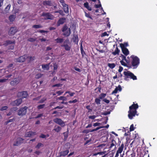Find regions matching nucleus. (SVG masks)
<instances>
[{"label":"nucleus","mask_w":157,"mask_h":157,"mask_svg":"<svg viewBox=\"0 0 157 157\" xmlns=\"http://www.w3.org/2000/svg\"><path fill=\"white\" fill-rule=\"evenodd\" d=\"M131 64H128V67L129 68L135 69L136 68L140 63V59L137 56L134 55L131 56Z\"/></svg>","instance_id":"f257e3e1"},{"label":"nucleus","mask_w":157,"mask_h":157,"mask_svg":"<svg viewBox=\"0 0 157 157\" xmlns=\"http://www.w3.org/2000/svg\"><path fill=\"white\" fill-rule=\"evenodd\" d=\"M124 79L126 80H128L130 79H132L133 80H135L137 79L136 76L133 73H132L130 71H124L123 72Z\"/></svg>","instance_id":"f03ea898"},{"label":"nucleus","mask_w":157,"mask_h":157,"mask_svg":"<svg viewBox=\"0 0 157 157\" xmlns=\"http://www.w3.org/2000/svg\"><path fill=\"white\" fill-rule=\"evenodd\" d=\"M28 109V107L26 106L20 108L18 111V115L20 116H23L25 115L27 113Z\"/></svg>","instance_id":"7ed1b4c3"},{"label":"nucleus","mask_w":157,"mask_h":157,"mask_svg":"<svg viewBox=\"0 0 157 157\" xmlns=\"http://www.w3.org/2000/svg\"><path fill=\"white\" fill-rule=\"evenodd\" d=\"M53 121L54 122L60 125L62 127H63L65 126V123L64 121L60 118H55L53 119Z\"/></svg>","instance_id":"20e7f679"},{"label":"nucleus","mask_w":157,"mask_h":157,"mask_svg":"<svg viewBox=\"0 0 157 157\" xmlns=\"http://www.w3.org/2000/svg\"><path fill=\"white\" fill-rule=\"evenodd\" d=\"M42 16L44 17V19L45 20H53L54 18L53 15L49 12L43 13Z\"/></svg>","instance_id":"39448f33"},{"label":"nucleus","mask_w":157,"mask_h":157,"mask_svg":"<svg viewBox=\"0 0 157 157\" xmlns=\"http://www.w3.org/2000/svg\"><path fill=\"white\" fill-rule=\"evenodd\" d=\"M27 59V55H24L16 58L15 60L16 62L23 63Z\"/></svg>","instance_id":"423d86ee"},{"label":"nucleus","mask_w":157,"mask_h":157,"mask_svg":"<svg viewBox=\"0 0 157 157\" xmlns=\"http://www.w3.org/2000/svg\"><path fill=\"white\" fill-rule=\"evenodd\" d=\"M17 96L21 98H26L28 96V92L27 91H23L18 92L17 94Z\"/></svg>","instance_id":"0eeeda50"},{"label":"nucleus","mask_w":157,"mask_h":157,"mask_svg":"<svg viewBox=\"0 0 157 157\" xmlns=\"http://www.w3.org/2000/svg\"><path fill=\"white\" fill-rule=\"evenodd\" d=\"M18 31V29L16 27L10 28L8 31V34L10 36L14 35Z\"/></svg>","instance_id":"6e6552de"},{"label":"nucleus","mask_w":157,"mask_h":157,"mask_svg":"<svg viewBox=\"0 0 157 157\" xmlns=\"http://www.w3.org/2000/svg\"><path fill=\"white\" fill-rule=\"evenodd\" d=\"M24 139H22L21 137H18L16 139L15 141H14L13 144V146H18L20 145L21 144L23 143Z\"/></svg>","instance_id":"1a4fd4ad"},{"label":"nucleus","mask_w":157,"mask_h":157,"mask_svg":"<svg viewBox=\"0 0 157 157\" xmlns=\"http://www.w3.org/2000/svg\"><path fill=\"white\" fill-rule=\"evenodd\" d=\"M128 112V117L130 119H132L133 117H135L136 115H138L137 114V110L133 111L129 109Z\"/></svg>","instance_id":"9d476101"},{"label":"nucleus","mask_w":157,"mask_h":157,"mask_svg":"<svg viewBox=\"0 0 157 157\" xmlns=\"http://www.w3.org/2000/svg\"><path fill=\"white\" fill-rule=\"evenodd\" d=\"M21 79L19 78H14L13 80L11 81L10 84L12 86L16 85L20 83Z\"/></svg>","instance_id":"9b49d317"},{"label":"nucleus","mask_w":157,"mask_h":157,"mask_svg":"<svg viewBox=\"0 0 157 157\" xmlns=\"http://www.w3.org/2000/svg\"><path fill=\"white\" fill-rule=\"evenodd\" d=\"M124 144L123 143H122L117 151L115 154V157H118L119 156V154L121 153L122 152L124 149Z\"/></svg>","instance_id":"f8f14e48"},{"label":"nucleus","mask_w":157,"mask_h":157,"mask_svg":"<svg viewBox=\"0 0 157 157\" xmlns=\"http://www.w3.org/2000/svg\"><path fill=\"white\" fill-rule=\"evenodd\" d=\"M139 105L137 103L134 104H132L131 106L129 107V109L135 111L137 109L139 108Z\"/></svg>","instance_id":"ddd939ff"},{"label":"nucleus","mask_w":157,"mask_h":157,"mask_svg":"<svg viewBox=\"0 0 157 157\" xmlns=\"http://www.w3.org/2000/svg\"><path fill=\"white\" fill-rule=\"evenodd\" d=\"M16 42L14 40H7L5 41V43L4 45L5 46H7L9 44H13L14 45L15 44Z\"/></svg>","instance_id":"4468645a"},{"label":"nucleus","mask_w":157,"mask_h":157,"mask_svg":"<svg viewBox=\"0 0 157 157\" xmlns=\"http://www.w3.org/2000/svg\"><path fill=\"white\" fill-rule=\"evenodd\" d=\"M66 20V18L64 17L60 18L57 22V26H59L61 24H63L64 23Z\"/></svg>","instance_id":"2eb2a0df"},{"label":"nucleus","mask_w":157,"mask_h":157,"mask_svg":"<svg viewBox=\"0 0 157 157\" xmlns=\"http://www.w3.org/2000/svg\"><path fill=\"white\" fill-rule=\"evenodd\" d=\"M36 134V132H33L32 131H29V132H27L25 134V137H30L32 136L35 135Z\"/></svg>","instance_id":"dca6fc26"},{"label":"nucleus","mask_w":157,"mask_h":157,"mask_svg":"<svg viewBox=\"0 0 157 157\" xmlns=\"http://www.w3.org/2000/svg\"><path fill=\"white\" fill-rule=\"evenodd\" d=\"M124 54L126 56L129 54V51L126 48H121Z\"/></svg>","instance_id":"f3484780"},{"label":"nucleus","mask_w":157,"mask_h":157,"mask_svg":"<svg viewBox=\"0 0 157 157\" xmlns=\"http://www.w3.org/2000/svg\"><path fill=\"white\" fill-rule=\"evenodd\" d=\"M61 129V128L60 126L57 125H55L54 126V128L53 129V131L58 133L60 132Z\"/></svg>","instance_id":"a211bd4d"},{"label":"nucleus","mask_w":157,"mask_h":157,"mask_svg":"<svg viewBox=\"0 0 157 157\" xmlns=\"http://www.w3.org/2000/svg\"><path fill=\"white\" fill-rule=\"evenodd\" d=\"M22 99L21 98L19 99L14 101V104L17 106H18L21 104L22 102Z\"/></svg>","instance_id":"6ab92c4d"},{"label":"nucleus","mask_w":157,"mask_h":157,"mask_svg":"<svg viewBox=\"0 0 157 157\" xmlns=\"http://www.w3.org/2000/svg\"><path fill=\"white\" fill-rule=\"evenodd\" d=\"M69 152V151L67 150L66 151H61L60 152V156L64 157L67 155Z\"/></svg>","instance_id":"aec40b11"},{"label":"nucleus","mask_w":157,"mask_h":157,"mask_svg":"<svg viewBox=\"0 0 157 157\" xmlns=\"http://www.w3.org/2000/svg\"><path fill=\"white\" fill-rule=\"evenodd\" d=\"M27 59H28V63H29L31 62L34 60L35 59V56H27Z\"/></svg>","instance_id":"412c9836"},{"label":"nucleus","mask_w":157,"mask_h":157,"mask_svg":"<svg viewBox=\"0 0 157 157\" xmlns=\"http://www.w3.org/2000/svg\"><path fill=\"white\" fill-rule=\"evenodd\" d=\"M16 15H10L9 17V20L10 22H12L14 21L16 18Z\"/></svg>","instance_id":"4be33fe9"},{"label":"nucleus","mask_w":157,"mask_h":157,"mask_svg":"<svg viewBox=\"0 0 157 157\" xmlns=\"http://www.w3.org/2000/svg\"><path fill=\"white\" fill-rule=\"evenodd\" d=\"M63 10L65 13H67L69 12L68 6L66 4L64 6H63Z\"/></svg>","instance_id":"5701e85b"},{"label":"nucleus","mask_w":157,"mask_h":157,"mask_svg":"<svg viewBox=\"0 0 157 157\" xmlns=\"http://www.w3.org/2000/svg\"><path fill=\"white\" fill-rule=\"evenodd\" d=\"M71 32L70 28H69L68 30L64 33L63 35L66 36H68L71 34Z\"/></svg>","instance_id":"b1692460"},{"label":"nucleus","mask_w":157,"mask_h":157,"mask_svg":"<svg viewBox=\"0 0 157 157\" xmlns=\"http://www.w3.org/2000/svg\"><path fill=\"white\" fill-rule=\"evenodd\" d=\"M120 52V50L118 48V47H117L115 48V50L114 52H112V54L114 55H116L117 54H118Z\"/></svg>","instance_id":"393cba45"},{"label":"nucleus","mask_w":157,"mask_h":157,"mask_svg":"<svg viewBox=\"0 0 157 157\" xmlns=\"http://www.w3.org/2000/svg\"><path fill=\"white\" fill-rule=\"evenodd\" d=\"M42 68L44 70H48L49 68V64H45L42 65Z\"/></svg>","instance_id":"a878e982"},{"label":"nucleus","mask_w":157,"mask_h":157,"mask_svg":"<svg viewBox=\"0 0 157 157\" xmlns=\"http://www.w3.org/2000/svg\"><path fill=\"white\" fill-rule=\"evenodd\" d=\"M84 13L85 16L86 17L88 18H89L91 20H93V19L92 18V16L90 14V13L88 12V13H87L86 12H84Z\"/></svg>","instance_id":"bb28decb"},{"label":"nucleus","mask_w":157,"mask_h":157,"mask_svg":"<svg viewBox=\"0 0 157 157\" xmlns=\"http://www.w3.org/2000/svg\"><path fill=\"white\" fill-rule=\"evenodd\" d=\"M61 47H64L66 51H70L71 49V48L68 46L67 44H64L61 46Z\"/></svg>","instance_id":"cd10ccee"},{"label":"nucleus","mask_w":157,"mask_h":157,"mask_svg":"<svg viewBox=\"0 0 157 157\" xmlns=\"http://www.w3.org/2000/svg\"><path fill=\"white\" fill-rule=\"evenodd\" d=\"M55 40L56 41V43H61L63 42V38H58L55 39Z\"/></svg>","instance_id":"c85d7f7f"},{"label":"nucleus","mask_w":157,"mask_h":157,"mask_svg":"<svg viewBox=\"0 0 157 157\" xmlns=\"http://www.w3.org/2000/svg\"><path fill=\"white\" fill-rule=\"evenodd\" d=\"M67 94H68L70 97L73 96L75 94L74 92H71L70 91H67L65 92L64 95L65 96Z\"/></svg>","instance_id":"c756f323"},{"label":"nucleus","mask_w":157,"mask_h":157,"mask_svg":"<svg viewBox=\"0 0 157 157\" xmlns=\"http://www.w3.org/2000/svg\"><path fill=\"white\" fill-rule=\"evenodd\" d=\"M107 66L110 68L112 69L116 67V64L114 63H108Z\"/></svg>","instance_id":"7c9ffc66"},{"label":"nucleus","mask_w":157,"mask_h":157,"mask_svg":"<svg viewBox=\"0 0 157 157\" xmlns=\"http://www.w3.org/2000/svg\"><path fill=\"white\" fill-rule=\"evenodd\" d=\"M104 126H100L99 127H97L96 128H94V129H92L90 131H89V132H94V131H97V130L100 129V128H104Z\"/></svg>","instance_id":"2f4dec72"},{"label":"nucleus","mask_w":157,"mask_h":157,"mask_svg":"<svg viewBox=\"0 0 157 157\" xmlns=\"http://www.w3.org/2000/svg\"><path fill=\"white\" fill-rule=\"evenodd\" d=\"M106 96V94L105 93H101L99 96V98L100 99H102Z\"/></svg>","instance_id":"473e14b6"},{"label":"nucleus","mask_w":157,"mask_h":157,"mask_svg":"<svg viewBox=\"0 0 157 157\" xmlns=\"http://www.w3.org/2000/svg\"><path fill=\"white\" fill-rule=\"evenodd\" d=\"M43 4L44 5H48L51 6L52 5V2L50 1H44L43 2Z\"/></svg>","instance_id":"72a5a7b5"},{"label":"nucleus","mask_w":157,"mask_h":157,"mask_svg":"<svg viewBox=\"0 0 157 157\" xmlns=\"http://www.w3.org/2000/svg\"><path fill=\"white\" fill-rule=\"evenodd\" d=\"M128 46V44L127 42H125L124 44L121 43L120 44V46L121 48H126V47Z\"/></svg>","instance_id":"f704fd0d"},{"label":"nucleus","mask_w":157,"mask_h":157,"mask_svg":"<svg viewBox=\"0 0 157 157\" xmlns=\"http://www.w3.org/2000/svg\"><path fill=\"white\" fill-rule=\"evenodd\" d=\"M58 99L64 101H67V97H65V96H61L58 98Z\"/></svg>","instance_id":"c9c22d12"},{"label":"nucleus","mask_w":157,"mask_h":157,"mask_svg":"<svg viewBox=\"0 0 157 157\" xmlns=\"http://www.w3.org/2000/svg\"><path fill=\"white\" fill-rule=\"evenodd\" d=\"M112 143L110 144L109 148H111L113 146H116L115 144H116V141H115L114 139L112 140L111 141Z\"/></svg>","instance_id":"e433bc0d"},{"label":"nucleus","mask_w":157,"mask_h":157,"mask_svg":"<svg viewBox=\"0 0 157 157\" xmlns=\"http://www.w3.org/2000/svg\"><path fill=\"white\" fill-rule=\"evenodd\" d=\"M73 39L74 42L75 43H78V36L77 35H74Z\"/></svg>","instance_id":"4c0bfd02"},{"label":"nucleus","mask_w":157,"mask_h":157,"mask_svg":"<svg viewBox=\"0 0 157 157\" xmlns=\"http://www.w3.org/2000/svg\"><path fill=\"white\" fill-rule=\"evenodd\" d=\"M45 105L44 104L38 105L37 106V108L38 109H41L44 108Z\"/></svg>","instance_id":"58836bf2"},{"label":"nucleus","mask_w":157,"mask_h":157,"mask_svg":"<svg viewBox=\"0 0 157 157\" xmlns=\"http://www.w3.org/2000/svg\"><path fill=\"white\" fill-rule=\"evenodd\" d=\"M44 145L43 144H42L40 143H38V144H37L36 147V148L37 149H39L40 148L41 146H43Z\"/></svg>","instance_id":"ea45409f"},{"label":"nucleus","mask_w":157,"mask_h":157,"mask_svg":"<svg viewBox=\"0 0 157 157\" xmlns=\"http://www.w3.org/2000/svg\"><path fill=\"white\" fill-rule=\"evenodd\" d=\"M68 131H67V132H65L63 133V135L64 136V140H66L68 137Z\"/></svg>","instance_id":"a19ab883"},{"label":"nucleus","mask_w":157,"mask_h":157,"mask_svg":"<svg viewBox=\"0 0 157 157\" xmlns=\"http://www.w3.org/2000/svg\"><path fill=\"white\" fill-rule=\"evenodd\" d=\"M32 27L33 28L38 29L39 28H41L42 27V26L40 25H34Z\"/></svg>","instance_id":"79ce46f5"},{"label":"nucleus","mask_w":157,"mask_h":157,"mask_svg":"<svg viewBox=\"0 0 157 157\" xmlns=\"http://www.w3.org/2000/svg\"><path fill=\"white\" fill-rule=\"evenodd\" d=\"M11 5L10 4H8L5 8V11L8 12L10 9Z\"/></svg>","instance_id":"37998d69"},{"label":"nucleus","mask_w":157,"mask_h":157,"mask_svg":"<svg viewBox=\"0 0 157 157\" xmlns=\"http://www.w3.org/2000/svg\"><path fill=\"white\" fill-rule=\"evenodd\" d=\"M68 29V27L66 25H65L62 28V31L63 32H65Z\"/></svg>","instance_id":"c03bdc74"},{"label":"nucleus","mask_w":157,"mask_h":157,"mask_svg":"<svg viewBox=\"0 0 157 157\" xmlns=\"http://www.w3.org/2000/svg\"><path fill=\"white\" fill-rule=\"evenodd\" d=\"M36 40V38H33L30 37L28 38V41L30 42H33L35 41Z\"/></svg>","instance_id":"a18cd8bd"},{"label":"nucleus","mask_w":157,"mask_h":157,"mask_svg":"<svg viewBox=\"0 0 157 157\" xmlns=\"http://www.w3.org/2000/svg\"><path fill=\"white\" fill-rule=\"evenodd\" d=\"M100 100L99 98H96L95 100V102L97 104L99 105L100 104Z\"/></svg>","instance_id":"49530a36"},{"label":"nucleus","mask_w":157,"mask_h":157,"mask_svg":"<svg viewBox=\"0 0 157 157\" xmlns=\"http://www.w3.org/2000/svg\"><path fill=\"white\" fill-rule=\"evenodd\" d=\"M139 135L138 133H135L134 134H133V138L134 139H137L139 138Z\"/></svg>","instance_id":"de8ad7c7"},{"label":"nucleus","mask_w":157,"mask_h":157,"mask_svg":"<svg viewBox=\"0 0 157 157\" xmlns=\"http://www.w3.org/2000/svg\"><path fill=\"white\" fill-rule=\"evenodd\" d=\"M47 100V98H43L39 101V103H43Z\"/></svg>","instance_id":"09e8293b"},{"label":"nucleus","mask_w":157,"mask_h":157,"mask_svg":"<svg viewBox=\"0 0 157 157\" xmlns=\"http://www.w3.org/2000/svg\"><path fill=\"white\" fill-rule=\"evenodd\" d=\"M121 58L122 59V60L123 61L125 60L128 63V62L126 59V56H124L122 54L121 56H120Z\"/></svg>","instance_id":"8fccbe9b"},{"label":"nucleus","mask_w":157,"mask_h":157,"mask_svg":"<svg viewBox=\"0 0 157 157\" xmlns=\"http://www.w3.org/2000/svg\"><path fill=\"white\" fill-rule=\"evenodd\" d=\"M43 75V74H38L36 75L35 78L36 79H38L41 77Z\"/></svg>","instance_id":"3c124183"},{"label":"nucleus","mask_w":157,"mask_h":157,"mask_svg":"<svg viewBox=\"0 0 157 157\" xmlns=\"http://www.w3.org/2000/svg\"><path fill=\"white\" fill-rule=\"evenodd\" d=\"M92 141V139H90L89 140L86 141L84 144V145H86L87 144H91V142Z\"/></svg>","instance_id":"603ef678"},{"label":"nucleus","mask_w":157,"mask_h":157,"mask_svg":"<svg viewBox=\"0 0 157 157\" xmlns=\"http://www.w3.org/2000/svg\"><path fill=\"white\" fill-rule=\"evenodd\" d=\"M120 62L121 64L123 65L124 66L127 67H128V64H127L125 62H124V61L121 60L120 61Z\"/></svg>","instance_id":"864d4df0"},{"label":"nucleus","mask_w":157,"mask_h":157,"mask_svg":"<svg viewBox=\"0 0 157 157\" xmlns=\"http://www.w3.org/2000/svg\"><path fill=\"white\" fill-rule=\"evenodd\" d=\"M86 108L88 110V112H91L92 111V109L90 108V105H86Z\"/></svg>","instance_id":"5fc2aeb1"},{"label":"nucleus","mask_w":157,"mask_h":157,"mask_svg":"<svg viewBox=\"0 0 157 157\" xmlns=\"http://www.w3.org/2000/svg\"><path fill=\"white\" fill-rule=\"evenodd\" d=\"M17 109H18L17 107H13L10 109V110L12 113H13L14 112L16 111Z\"/></svg>","instance_id":"6e6d98bb"},{"label":"nucleus","mask_w":157,"mask_h":157,"mask_svg":"<svg viewBox=\"0 0 157 157\" xmlns=\"http://www.w3.org/2000/svg\"><path fill=\"white\" fill-rule=\"evenodd\" d=\"M8 108V107L7 106H3L1 109L0 110L1 111H3L4 110H6Z\"/></svg>","instance_id":"4d7b16f0"},{"label":"nucleus","mask_w":157,"mask_h":157,"mask_svg":"<svg viewBox=\"0 0 157 157\" xmlns=\"http://www.w3.org/2000/svg\"><path fill=\"white\" fill-rule=\"evenodd\" d=\"M14 120L15 119L14 118H13L12 119H9L6 121V124H7L9 123V122H12L14 121Z\"/></svg>","instance_id":"13d9d810"},{"label":"nucleus","mask_w":157,"mask_h":157,"mask_svg":"<svg viewBox=\"0 0 157 157\" xmlns=\"http://www.w3.org/2000/svg\"><path fill=\"white\" fill-rule=\"evenodd\" d=\"M78 100L76 99H75L73 101H68V102L69 103H76V102H78Z\"/></svg>","instance_id":"bf43d9fd"},{"label":"nucleus","mask_w":157,"mask_h":157,"mask_svg":"<svg viewBox=\"0 0 157 157\" xmlns=\"http://www.w3.org/2000/svg\"><path fill=\"white\" fill-rule=\"evenodd\" d=\"M134 129V125L133 124H132L131 125L130 127V132L133 131Z\"/></svg>","instance_id":"052dcab7"},{"label":"nucleus","mask_w":157,"mask_h":157,"mask_svg":"<svg viewBox=\"0 0 157 157\" xmlns=\"http://www.w3.org/2000/svg\"><path fill=\"white\" fill-rule=\"evenodd\" d=\"M99 0V2L100 3L99 4V5L95 4L94 5L95 7H96V8H99L101 6V5L100 4V0Z\"/></svg>","instance_id":"680f3d73"},{"label":"nucleus","mask_w":157,"mask_h":157,"mask_svg":"<svg viewBox=\"0 0 157 157\" xmlns=\"http://www.w3.org/2000/svg\"><path fill=\"white\" fill-rule=\"evenodd\" d=\"M59 2L63 6H64V5H65L66 4L65 3L64 0H59Z\"/></svg>","instance_id":"e2e57ef3"},{"label":"nucleus","mask_w":157,"mask_h":157,"mask_svg":"<svg viewBox=\"0 0 157 157\" xmlns=\"http://www.w3.org/2000/svg\"><path fill=\"white\" fill-rule=\"evenodd\" d=\"M118 91V90L117 88H116V87L115 88L114 90V91H113V92L112 93V94H116L117 92Z\"/></svg>","instance_id":"0e129e2a"},{"label":"nucleus","mask_w":157,"mask_h":157,"mask_svg":"<svg viewBox=\"0 0 157 157\" xmlns=\"http://www.w3.org/2000/svg\"><path fill=\"white\" fill-rule=\"evenodd\" d=\"M101 124V123H96L93 124V126L94 127H96L100 126Z\"/></svg>","instance_id":"69168bd1"},{"label":"nucleus","mask_w":157,"mask_h":157,"mask_svg":"<svg viewBox=\"0 0 157 157\" xmlns=\"http://www.w3.org/2000/svg\"><path fill=\"white\" fill-rule=\"evenodd\" d=\"M103 101L107 104L109 102V101L106 98L103 99Z\"/></svg>","instance_id":"338daca9"},{"label":"nucleus","mask_w":157,"mask_h":157,"mask_svg":"<svg viewBox=\"0 0 157 157\" xmlns=\"http://www.w3.org/2000/svg\"><path fill=\"white\" fill-rule=\"evenodd\" d=\"M63 92L61 91V90H59V91H58L57 92H56V93L57 94H58L59 95H60L61 94H62L63 93Z\"/></svg>","instance_id":"774afa93"}]
</instances>
